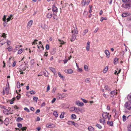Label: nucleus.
Instances as JSON below:
<instances>
[{
    "mask_svg": "<svg viewBox=\"0 0 131 131\" xmlns=\"http://www.w3.org/2000/svg\"><path fill=\"white\" fill-rule=\"evenodd\" d=\"M17 87L18 88H20V84L19 82H17Z\"/></svg>",
    "mask_w": 131,
    "mask_h": 131,
    "instance_id": "obj_54",
    "label": "nucleus"
},
{
    "mask_svg": "<svg viewBox=\"0 0 131 131\" xmlns=\"http://www.w3.org/2000/svg\"><path fill=\"white\" fill-rule=\"evenodd\" d=\"M41 28L43 29H45L47 28V26L45 24H44L41 26Z\"/></svg>",
    "mask_w": 131,
    "mask_h": 131,
    "instance_id": "obj_42",
    "label": "nucleus"
},
{
    "mask_svg": "<svg viewBox=\"0 0 131 131\" xmlns=\"http://www.w3.org/2000/svg\"><path fill=\"white\" fill-rule=\"evenodd\" d=\"M107 19V18L106 17H102L101 18V19H100V21L101 22H102L103 20H106Z\"/></svg>",
    "mask_w": 131,
    "mask_h": 131,
    "instance_id": "obj_45",
    "label": "nucleus"
},
{
    "mask_svg": "<svg viewBox=\"0 0 131 131\" xmlns=\"http://www.w3.org/2000/svg\"><path fill=\"white\" fill-rule=\"evenodd\" d=\"M3 113L5 114H13V113L12 112L11 109H5L3 111Z\"/></svg>",
    "mask_w": 131,
    "mask_h": 131,
    "instance_id": "obj_6",
    "label": "nucleus"
},
{
    "mask_svg": "<svg viewBox=\"0 0 131 131\" xmlns=\"http://www.w3.org/2000/svg\"><path fill=\"white\" fill-rule=\"evenodd\" d=\"M30 63L32 65H34L35 62L34 61V60H31L30 61Z\"/></svg>",
    "mask_w": 131,
    "mask_h": 131,
    "instance_id": "obj_58",
    "label": "nucleus"
},
{
    "mask_svg": "<svg viewBox=\"0 0 131 131\" xmlns=\"http://www.w3.org/2000/svg\"><path fill=\"white\" fill-rule=\"evenodd\" d=\"M108 70L107 67L106 66V67L103 71V72L104 73H105L107 72Z\"/></svg>",
    "mask_w": 131,
    "mask_h": 131,
    "instance_id": "obj_38",
    "label": "nucleus"
},
{
    "mask_svg": "<svg viewBox=\"0 0 131 131\" xmlns=\"http://www.w3.org/2000/svg\"><path fill=\"white\" fill-rule=\"evenodd\" d=\"M84 68L85 71H88V67L87 65H84Z\"/></svg>",
    "mask_w": 131,
    "mask_h": 131,
    "instance_id": "obj_44",
    "label": "nucleus"
},
{
    "mask_svg": "<svg viewBox=\"0 0 131 131\" xmlns=\"http://www.w3.org/2000/svg\"><path fill=\"white\" fill-rule=\"evenodd\" d=\"M23 119V118H21L20 117H17L16 119V121L17 122H20Z\"/></svg>",
    "mask_w": 131,
    "mask_h": 131,
    "instance_id": "obj_36",
    "label": "nucleus"
},
{
    "mask_svg": "<svg viewBox=\"0 0 131 131\" xmlns=\"http://www.w3.org/2000/svg\"><path fill=\"white\" fill-rule=\"evenodd\" d=\"M90 78H87L85 80V82L87 83H89L90 82V81L89 80Z\"/></svg>",
    "mask_w": 131,
    "mask_h": 131,
    "instance_id": "obj_52",
    "label": "nucleus"
},
{
    "mask_svg": "<svg viewBox=\"0 0 131 131\" xmlns=\"http://www.w3.org/2000/svg\"><path fill=\"white\" fill-rule=\"evenodd\" d=\"M3 20L4 21L3 25L5 27L6 25L7 24L6 21V17L5 15H4L3 18Z\"/></svg>",
    "mask_w": 131,
    "mask_h": 131,
    "instance_id": "obj_11",
    "label": "nucleus"
},
{
    "mask_svg": "<svg viewBox=\"0 0 131 131\" xmlns=\"http://www.w3.org/2000/svg\"><path fill=\"white\" fill-rule=\"evenodd\" d=\"M71 109L74 110L76 112H78L79 111H80V109L79 108H77L75 107H74L71 108Z\"/></svg>",
    "mask_w": 131,
    "mask_h": 131,
    "instance_id": "obj_17",
    "label": "nucleus"
},
{
    "mask_svg": "<svg viewBox=\"0 0 131 131\" xmlns=\"http://www.w3.org/2000/svg\"><path fill=\"white\" fill-rule=\"evenodd\" d=\"M96 126L99 129H101L102 128V126L99 124H97Z\"/></svg>",
    "mask_w": 131,
    "mask_h": 131,
    "instance_id": "obj_50",
    "label": "nucleus"
},
{
    "mask_svg": "<svg viewBox=\"0 0 131 131\" xmlns=\"http://www.w3.org/2000/svg\"><path fill=\"white\" fill-rule=\"evenodd\" d=\"M123 8L131 9V0H123Z\"/></svg>",
    "mask_w": 131,
    "mask_h": 131,
    "instance_id": "obj_1",
    "label": "nucleus"
},
{
    "mask_svg": "<svg viewBox=\"0 0 131 131\" xmlns=\"http://www.w3.org/2000/svg\"><path fill=\"white\" fill-rule=\"evenodd\" d=\"M49 69L54 73V74H55V73L56 72V70L54 68L52 67H49Z\"/></svg>",
    "mask_w": 131,
    "mask_h": 131,
    "instance_id": "obj_28",
    "label": "nucleus"
},
{
    "mask_svg": "<svg viewBox=\"0 0 131 131\" xmlns=\"http://www.w3.org/2000/svg\"><path fill=\"white\" fill-rule=\"evenodd\" d=\"M64 72L67 73L71 74L73 72V70L72 69H70L65 70Z\"/></svg>",
    "mask_w": 131,
    "mask_h": 131,
    "instance_id": "obj_13",
    "label": "nucleus"
},
{
    "mask_svg": "<svg viewBox=\"0 0 131 131\" xmlns=\"http://www.w3.org/2000/svg\"><path fill=\"white\" fill-rule=\"evenodd\" d=\"M71 32L72 33L77 34L78 33V32L77 31V28L76 27L75 28H74V29L72 30Z\"/></svg>",
    "mask_w": 131,
    "mask_h": 131,
    "instance_id": "obj_19",
    "label": "nucleus"
},
{
    "mask_svg": "<svg viewBox=\"0 0 131 131\" xmlns=\"http://www.w3.org/2000/svg\"><path fill=\"white\" fill-rule=\"evenodd\" d=\"M74 122H73V121H69L67 123V124L69 125H73V124Z\"/></svg>",
    "mask_w": 131,
    "mask_h": 131,
    "instance_id": "obj_39",
    "label": "nucleus"
},
{
    "mask_svg": "<svg viewBox=\"0 0 131 131\" xmlns=\"http://www.w3.org/2000/svg\"><path fill=\"white\" fill-rule=\"evenodd\" d=\"M107 124L109 125L110 126H113V122L112 121H108L107 122Z\"/></svg>",
    "mask_w": 131,
    "mask_h": 131,
    "instance_id": "obj_29",
    "label": "nucleus"
},
{
    "mask_svg": "<svg viewBox=\"0 0 131 131\" xmlns=\"http://www.w3.org/2000/svg\"><path fill=\"white\" fill-rule=\"evenodd\" d=\"M88 130L89 131H94V128L91 126H90L88 127Z\"/></svg>",
    "mask_w": 131,
    "mask_h": 131,
    "instance_id": "obj_25",
    "label": "nucleus"
},
{
    "mask_svg": "<svg viewBox=\"0 0 131 131\" xmlns=\"http://www.w3.org/2000/svg\"><path fill=\"white\" fill-rule=\"evenodd\" d=\"M71 118L72 119H75L76 118V115L74 114H72L71 115Z\"/></svg>",
    "mask_w": 131,
    "mask_h": 131,
    "instance_id": "obj_33",
    "label": "nucleus"
},
{
    "mask_svg": "<svg viewBox=\"0 0 131 131\" xmlns=\"http://www.w3.org/2000/svg\"><path fill=\"white\" fill-rule=\"evenodd\" d=\"M58 75L61 78H63V76L62 75L61 73H60V72H58Z\"/></svg>",
    "mask_w": 131,
    "mask_h": 131,
    "instance_id": "obj_51",
    "label": "nucleus"
},
{
    "mask_svg": "<svg viewBox=\"0 0 131 131\" xmlns=\"http://www.w3.org/2000/svg\"><path fill=\"white\" fill-rule=\"evenodd\" d=\"M64 98V97H62V95L60 94H58L57 95V99L58 100Z\"/></svg>",
    "mask_w": 131,
    "mask_h": 131,
    "instance_id": "obj_15",
    "label": "nucleus"
},
{
    "mask_svg": "<svg viewBox=\"0 0 131 131\" xmlns=\"http://www.w3.org/2000/svg\"><path fill=\"white\" fill-rule=\"evenodd\" d=\"M76 38V36L75 34L72 33V37L71 38V40L72 41H74L75 39Z\"/></svg>",
    "mask_w": 131,
    "mask_h": 131,
    "instance_id": "obj_14",
    "label": "nucleus"
},
{
    "mask_svg": "<svg viewBox=\"0 0 131 131\" xmlns=\"http://www.w3.org/2000/svg\"><path fill=\"white\" fill-rule=\"evenodd\" d=\"M50 86L49 85H48L47 86L46 92H48L49 91V90H50Z\"/></svg>",
    "mask_w": 131,
    "mask_h": 131,
    "instance_id": "obj_62",
    "label": "nucleus"
},
{
    "mask_svg": "<svg viewBox=\"0 0 131 131\" xmlns=\"http://www.w3.org/2000/svg\"><path fill=\"white\" fill-rule=\"evenodd\" d=\"M117 94V92H116L115 90L112 91L110 93V95L111 97H113L114 95Z\"/></svg>",
    "mask_w": 131,
    "mask_h": 131,
    "instance_id": "obj_12",
    "label": "nucleus"
},
{
    "mask_svg": "<svg viewBox=\"0 0 131 131\" xmlns=\"http://www.w3.org/2000/svg\"><path fill=\"white\" fill-rule=\"evenodd\" d=\"M128 100L131 102V94L128 95L127 96Z\"/></svg>",
    "mask_w": 131,
    "mask_h": 131,
    "instance_id": "obj_35",
    "label": "nucleus"
},
{
    "mask_svg": "<svg viewBox=\"0 0 131 131\" xmlns=\"http://www.w3.org/2000/svg\"><path fill=\"white\" fill-rule=\"evenodd\" d=\"M90 1H86V0H83L81 3L82 6L83 7L85 5H88Z\"/></svg>",
    "mask_w": 131,
    "mask_h": 131,
    "instance_id": "obj_7",
    "label": "nucleus"
},
{
    "mask_svg": "<svg viewBox=\"0 0 131 131\" xmlns=\"http://www.w3.org/2000/svg\"><path fill=\"white\" fill-rule=\"evenodd\" d=\"M30 93L31 94H34L35 93L34 91L32 90L30 92Z\"/></svg>",
    "mask_w": 131,
    "mask_h": 131,
    "instance_id": "obj_59",
    "label": "nucleus"
},
{
    "mask_svg": "<svg viewBox=\"0 0 131 131\" xmlns=\"http://www.w3.org/2000/svg\"><path fill=\"white\" fill-rule=\"evenodd\" d=\"M118 62V59L116 58H115L114 60V64L116 65L117 64V63Z\"/></svg>",
    "mask_w": 131,
    "mask_h": 131,
    "instance_id": "obj_31",
    "label": "nucleus"
},
{
    "mask_svg": "<svg viewBox=\"0 0 131 131\" xmlns=\"http://www.w3.org/2000/svg\"><path fill=\"white\" fill-rule=\"evenodd\" d=\"M130 15V14L129 13H123V17H125L126 16H127L128 15Z\"/></svg>",
    "mask_w": 131,
    "mask_h": 131,
    "instance_id": "obj_40",
    "label": "nucleus"
},
{
    "mask_svg": "<svg viewBox=\"0 0 131 131\" xmlns=\"http://www.w3.org/2000/svg\"><path fill=\"white\" fill-rule=\"evenodd\" d=\"M33 99L36 102H37L38 99V97H37L33 96Z\"/></svg>",
    "mask_w": 131,
    "mask_h": 131,
    "instance_id": "obj_47",
    "label": "nucleus"
},
{
    "mask_svg": "<svg viewBox=\"0 0 131 131\" xmlns=\"http://www.w3.org/2000/svg\"><path fill=\"white\" fill-rule=\"evenodd\" d=\"M13 15H10L8 17V18H7V19H6V20H7V21H6V22H7H7H8V21H9L10 20V19H12L13 18H12L13 17Z\"/></svg>",
    "mask_w": 131,
    "mask_h": 131,
    "instance_id": "obj_24",
    "label": "nucleus"
},
{
    "mask_svg": "<svg viewBox=\"0 0 131 131\" xmlns=\"http://www.w3.org/2000/svg\"><path fill=\"white\" fill-rule=\"evenodd\" d=\"M56 49L55 48H53L50 51L52 55L54 54L56 52Z\"/></svg>",
    "mask_w": 131,
    "mask_h": 131,
    "instance_id": "obj_23",
    "label": "nucleus"
},
{
    "mask_svg": "<svg viewBox=\"0 0 131 131\" xmlns=\"http://www.w3.org/2000/svg\"><path fill=\"white\" fill-rule=\"evenodd\" d=\"M109 113H108L107 112H104L103 113L102 116L103 117L104 119H106L107 118L108 120H110V117L111 116V115L108 116Z\"/></svg>",
    "mask_w": 131,
    "mask_h": 131,
    "instance_id": "obj_2",
    "label": "nucleus"
},
{
    "mask_svg": "<svg viewBox=\"0 0 131 131\" xmlns=\"http://www.w3.org/2000/svg\"><path fill=\"white\" fill-rule=\"evenodd\" d=\"M125 107L128 110H130L131 108V104L129 102H126L124 105Z\"/></svg>",
    "mask_w": 131,
    "mask_h": 131,
    "instance_id": "obj_4",
    "label": "nucleus"
},
{
    "mask_svg": "<svg viewBox=\"0 0 131 131\" xmlns=\"http://www.w3.org/2000/svg\"><path fill=\"white\" fill-rule=\"evenodd\" d=\"M17 125L18 127L19 128H21L22 127V124H20V123H17Z\"/></svg>",
    "mask_w": 131,
    "mask_h": 131,
    "instance_id": "obj_46",
    "label": "nucleus"
},
{
    "mask_svg": "<svg viewBox=\"0 0 131 131\" xmlns=\"http://www.w3.org/2000/svg\"><path fill=\"white\" fill-rule=\"evenodd\" d=\"M24 110L28 112H29V110L27 107H25L24 108Z\"/></svg>",
    "mask_w": 131,
    "mask_h": 131,
    "instance_id": "obj_60",
    "label": "nucleus"
},
{
    "mask_svg": "<svg viewBox=\"0 0 131 131\" xmlns=\"http://www.w3.org/2000/svg\"><path fill=\"white\" fill-rule=\"evenodd\" d=\"M26 68L25 66H23L22 65H21L19 67V71L21 72L22 71H24L26 69Z\"/></svg>",
    "mask_w": 131,
    "mask_h": 131,
    "instance_id": "obj_9",
    "label": "nucleus"
},
{
    "mask_svg": "<svg viewBox=\"0 0 131 131\" xmlns=\"http://www.w3.org/2000/svg\"><path fill=\"white\" fill-rule=\"evenodd\" d=\"M52 11L54 13L53 14L55 15L56 16V15L58 12V8L56 7L55 5H53L52 6Z\"/></svg>",
    "mask_w": 131,
    "mask_h": 131,
    "instance_id": "obj_5",
    "label": "nucleus"
},
{
    "mask_svg": "<svg viewBox=\"0 0 131 131\" xmlns=\"http://www.w3.org/2000/svg\"><path fill=\"white\" fill-rule=\"evenodd\" d=\"M128 131H131V124L130 125L129 127L128 128Z\"/></svg>",
    "mask_w": 131,
    "mask_h": 131,
    "instance_id": "obj_64",
    "label": "nucleus"
},
{
    "mask_svg": "<svg viewBox=\"0 0 131 131\" xmlns=\"http://www.w3.org/2000/svg\"><path fill=\"white\" fill-rule=\"evenodd\" d=\"M98 30H99V28L97 27L95 29L94 32L95 33H96L97 31Z\"/></svg>",
    "mask_w": 131,
    "mask_h": 131,
    "instance_id": "obj_63",
    "label": "nucleus"
},
{
    "mask_svg": "<svg viewBox=\"0 0 131 131\" xmlns=\"http://www.w3.org/2000/svg\"><path fill=\"white\" fill-rule=\"evenodd\" d=\"M12 46H9V47H8L7 49L9 51H10L12 50Z\"/></svg>",
    "mask_w": 131,
    "mask_h": 131,
    "instance_id": "obj_43",
    "label": "nucleus"
},
{
    "mask_svg": "<svg viewBox=\"0 0 131 131\" xmlns=\"http://www.w3.org/2000/svg\"><path fill=\"white\" fill-rule=\"evenodd\" d=\"M88 30L87 29H86L84 30L83 33L82 34L83 36H85L86 34L88 32Z\"/></svg>",
    "mask_w": 131,
    "mask_h": 131,
    "instance_id": "obj_32",
    "label": "nucleus"
},
{
    "mask_svg": "<svg viewBox=\"0 0 131 131\" xmlns=\"http://www.w3.org/2000/svg\"><path fill=\"white\" fill-rule=\"evenodd\" d=\"M37 46L38 48L37 51L38 52H40L43 50L44 49L42 44H40V45H37Z\"/></svg>",
    "mask_w": 131,
    "mask_h": 131,
    "instance_id": "obj_3",
    "label": "nucleus"
},
{
    "mask_svg": "<svg viewBox=\"0 0 131 131\" xmlns=\"http://www.w3.org/2000/svg\"><path fill=\"white\" fill-rule=\"evenodd\" d=\"M90 42L89 41H88L87 43L86 47V50L88 51L90 50Z\"/></svg>",
    "mask_w": 131,
    "mask_h": 131,
    "instance_id": "obj_22",
    "label": "nucleus"
},
{
    "mask_svg": "<svg viewBox=\"0 0 131 131\" xmlns=\"http://www.w3.org/2000/svg\"><path fill=\"white\" fill-rule=\"evenodd\" d=\"M24 50V49H20L18 50V54H21Z\"/></svg>",
    "mask_w": 131,
    "mask_h": 131,
    "instance_id": "obj_30",
    "label": "nucleus"
},
{
    "mask_svg": "<svg viewBox=\"0 0 131 131\" xmlns=\"http://www.w3.org/2000/svg\"><path fill=\"white\" fill-rule=\"evenodd\" d=\"M73 125H74L75 127H78L79 126L78 124L77 123H75L74 122Z\"/></svg>",
    "mask_w": 131,
    "mask_h": 131,
    "instance_id": "obj_48",
    "label": "nucleus"
},
{
    "mask_svg": "<svg viewBox=\"0 0 131 131\" xmlns=\"http://www.w3.org/2000/svg\"><path fill=\"white\" fill-rule=\"evenodd\" d=\"M123 44L124 45V46H125V51H127L128 50L129 51V50L128 48L127 47H126L124 44Z\"/></svg>",
    "mask_w": 131,
    "mask_h": 131,
    "instance_id": "obj_53",
    "label": "nucleus"
},
{
    "mask_svg": "<svg viewBox=\"0 0 131 131\" xmlns=\"http://www.w3.org/2000/svg\"><path fill=\"white\" fill-rule=\"evenodd\" d=\"M38 41V40L37 39H35L34 40V41L32 42V45H37V42Z\"/></svg>",
    "mask_w": 131,
    "mask_h": 131,
    "instance_id": "obj_41",
    "label": "nucleus"
},
{
    "mask_svg": "<svg viewBox=\"0 0 131 131\" xmlns=\"http://www.w3.org/2000/svg\"><path fill=\"white\" fill-rule=\"evenodd\" d=\"M62 95V97H66L68 95L67 94L65 93H63L61 94Z\"/></svg>",
    "mask_w": 131,
    "mask_h": 131,
    "instance_id": "obj_57",
    "label": "nucleus"
},
{
    "mask_svg": "<svg viewBox=\"0 0 131 131\" xmlns=\"http://www.w3.org/2000/svg\"><path fill=\"white\" fill-rule=\"evenodd\" d=\"M75 104L78 106H82L84 104L83 103L80 102L79 101H78L76 102Z\"/></svg>",
    "mask_w": 131,
    "mask_h": 131,
    "instance_id": "obj_10",
    "label": "nucleus"
},
{
    "mask_svg": "<svg viewBox=\"0 0 131 131\" xmlns=\"http://www.w3.org/2000/svg\"><path fill=\"white\" fill-rule=\"evenodd\" d=\"M105 89L106 90L108 91H111V89L107 85H106L104 87Z\"/></svg>",
    "mask_w": 131,
    "mask_h": 131,
    "instance_id": "obj_27",
    "label": "nucleus"
},
{
    "mask_svg": "<svg viewBox=\"0 0 131 131\" xmlns=\"http://www.w3.org/2000/svg\"><path fill=\"white\" fill-rule=\"evenodd\" d=\"M9 88L8 87H7V85H6V87L4 90L5 91V93L7 95H8L9 93Z\"/></svg>",
    "mask_w": 131,
    "mask_h": 131,
    "instance_id": "obj_16",
    "label": "nucleus"
},
{
    "mask_svg": "<svg viewBox=\"0 0 131 131\" xmlns=\"http://www.w3.org/2000/svg\"><path fill=\"white\" fill-rule=\"evenodd\" d=\"M4 124L6 125H8L9 123V119L8 118H6V119L4 120Z\"/></svg>",
    "mask_w": 131,
    "mask_h": 131,
    "instance_id": "obj_21",
    "label": "nucleus"
},
{
    "mask_svg": "<svg viewBox=\"0 0 131 131\" xmlns=\"http://www.w3.org/2000/svg\"><path fill=\"white\" fill-rule=\"evenodd\" d=\"M46 48L47 50H48L49 48V46L48 44H47L46 46Z\"/></svg>",
    "mask_w": 131,
    "mask_h": 131,
    "instance_id": "obj_56",
    "label": "nucleus"
},
{
    "mask_svg": "<svg viewBox=\"0 0 131 131\" xmlns=\"http://www.w3.org/2000/svg\"><path fill=\"white\" fill-rule=\"evenodd\" d=\"M105 53L106 54L107 58H109L110 57V52L109 51L106 50L105 51Z\"/></svg>",
    "mask_w": 131,
    "mask_h": 131,
    "instance_id": "obj_18",
    "label": "nucleus"
},
{
    "mask_svg": "<svg viewBox=\"0 0 131 131\" xmlns=\"http://www.w3.org/2000/svg\"><path fill=\"white\" fill-rule=\"evenodd\" d=\"M18 94L19 95H17L16 97V98L18 100H19L20 99L21 96V95L20 94Z\"/></svg>",
    "mask_w": 131,
    "mask_h": 131,
    "instance_id": "obj_49",
    "label": "nucleus"
},
{
    "mask_svg": "<svg viewBox=\"0 0 131 131\" xmlns=\"http://www.w3.org/2000/svg\"><path fill=\"white\" fill-rule=\"evenodd\" d=\"M33 22L32 20H30L28 21L26 27L27 29H29L30 28L33 23Z\"/></svg>",
    "mask_w": 131,
    "mask_h": 131,
    "instance_id": "obj_8",
    "label": "nucleus"
},
{
    "mask_svg": "<svg viewBox=\"0 0 131 131\" xmlns=\"http://www.w3.org/2000/svg\"><path fill=\"white\" fill-rule=\"evenodd\" d=\"M53 115L56 117H57L58 116V115L57 112H54L53 113Z\"/></svg>",
    "mask_w": 131,
    "mask_h": 131,
    "instance_id": "obj_37",
    "label": "nucleus"
},
{
    "mask_svg": "<svg viewBox=\"0 0 131 131\" xmlns=\"http://www.w3.org/2000/svg\"><path fill=\"white\" fill-rule=\"evenodd\" d=\"M118 112L116 111L115 112V114L114 115V116L115 117H117L118 116Z\"/></svg>",
    "mask_w": 131,
    "mask_h": 131,
    "instance_id": "obj_55",
    "label": "nucleus"
},
{
    "mask_svg": "<svg viewBox=\"0 0 131 131\" xmlns=\"http://www.w3.org/2000/svg\"><path fill=\"white\" fill-rule=\"evenodd\" d=\"M105 119L104 118L103 119L101 118L100 119V122L101 123L103 124L105 122Z\"/></svg>",
    "mask_w": 131,
    "mask_h": 131,
    "instance_id": "obj_34",
    "label": "nucleus"
},
{
    "mask_svg": "<svg viewBox=\"0 0 131 131\" xmlns=\"http://www.w3.org/2000/svg\"><path fill=\"white\" fill-rule=\"evenodd\" d=\"M46 126L47 128H50L53 127L54 126V125L53 124H47L46 125Z\"/></svg>",
    "mask_w": 131,
    "mask_h": 131,
    "instance_id": "obj_20",
    "label": "nucleus"
},
{
    "mask_svg": "<svg viewBox=\"0 0 131 131\" xmlns=\"http://www.w3.org/2000/svg\"><path fill=\"white\" fill-rule=\"evenodd\" d=\"M52 17V14L51 13H48L47 15V17L48 18H51Z\"/></svg>",
    "mask_w": 131,
    "mask_h": 131,
    "instance_id": "obj_26",
    "label": "nucleus"
},
{
    "mask_svg": "<svg viewBox=\"0 0 131 131\" xmlns=\"http://www.w3.org/2000/svg\"><path fill=\"white\" fill-rule=\"evenodd\" d=\"M81 99L82 100V101L84 103H86L87 102V101L86 100L84 99H83L81 98Z\"/></svg>",
    "mask_w": 131,
    "mask_h": 131,
    "instance_id": "obj_61",
    "label": "nucleus"
}]
</instances>
